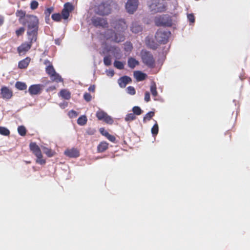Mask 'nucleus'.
<instances>
[{
  "label": "nucleus",
  "instance_id": "obj_1",
  "mask_svg": "<svg viewBox=\"0 0 250 250\" xmlns=\"http://www.w3.org/2000/svg\"><path fill=\"white\" fill-rule=\"evenodd\" d=\"M21 24L27 27V35L32 40H37L39 27V20L36 16L27 15Z\"/></svg>",
  "mask_w": 250,
  "mask_h": 250
},
{
  "label": "nucleus",
  "instance_id": "obj_2",
  "mask_svg": "<svg viewBox=\"0 0 250 250\" xmlns=\"http://www.w3.org/2000/svg\"><path fill=\"white\" fill-rule=\"evenodd\" d=\"M125 31L114 32L112 29H108L104 32V37L107 40H111L115 42H122L125 41Z\"/></svg>",
  "mask_w": 250,
  "mask_h": 250
},
{
  "label": "nucleus",
  "instance_id": "obj_3",
  "mask_svg": "<svg viewBox=\"0 0 250 250\" xmlns=\"http://www.w3.org/2000/svg\"><path fill=\"white\" fill-rule=\"evenodd\" d=\"M141 57L142 62L147 67L152 68L155 66V61L151 52L146 50H142Z\"/></svg>",
  "mask_w": 250,
  "mask_h": 250
},
{
  "label": "nucleus",
  "instance_id": "obj_4",
  "mask_svg": "<svg viewBox=\"0 0 250 250\" xmlns=\"http://www.w3.org/2000/svg\"><path fill=\"white\" fill-rule=\"evenodd\" d=\"M29 148L32 153L36 156V162L40 165H44L46 163L45 159H43V156L40 147L36 143L32 142L29 145Z\"/></svg>",
  "mask_w": 250,
  "mask_h": 250
},
{
  "label": "nucleus",
  "instance_id": "obj_5",
  "mask_svg": "<svg viewBox=\"0 0 250 250\" xmlns=\"http://www.w3.org/2000/svg\"><path fill=\"white\" fill-rule=\"evenodd\" d=\"M154 22L155 25L157 26L170 27L172 25L171 17L168 15H163L156 17Z\"/></svg>",
  "mask_w": 250,
  "mask_h": 250
},
{
  "label": "nucleus",
  "instance_id": "obj_6",
  "mask_svg": "<svg viewBox=\"0 0 250 250\" xmlns=\"http://www.w3.org/2000/svg\"><path fill=\"white\" fill-rule=\"evenodd\" d=\"M170 34V32L159 30L155 34V39L158 43L165 44L168 42Z\"/></svg>",
  "mask_w": 250,
  "mask_h": 250
},
{
  "label": "nucleus",
  "instance_id": "obj_7",
  "mask_svg": "<svg viewBox=\"0 0 250 250\" xmlns=\"http://www.w3.org/2000/svg\"><path fill=\"white\" fill-rule=\"evenodd\" d=\"M28 39L29 41L28 42H23L17 48V51L20 55L24 54L30 50L33 43L37 41V40H32L31 37H28Z\"/></svg>",
  "mask_w": 250,
  "mask_h": 250
},
{
  "label": "nucleus",
  "instance_id": "obj_8",
  "mask_svg": "<svg viewBox=\"0 0 250 250\" xmlns=\"http://www.w3.org/2000/svg\"><path fill=\"white\" fill-rule=\"evenodd\" d=\"M111 25L114 28L116 31H125L127 26L124 20H115L111 22Z\"/></svg>",
  "mask_w": 250,
  "mask_h": 250
},
{
  "label": "nucleus",
  "instance_id": "obj_9",
  "mask_svg": "<svg viewBox=\"0 0 250 250\" xmlns=\"http://www.w3.org/2000/svg\"><path fill=\"white\" fill-rule=\"evenodd\" d=\"M95 12L101 16L107 15L110 13L111 9L108 4L103 2L97 6Z\"/></svg>",
  "mask_w": 250,
  "mask_h": 250
},
{
  "label": "nucleus",
  "instance_id": "obj_10",
  "mask_svg": "<svg viewBox=\"0 0 250 250\" xmlns=\"http://www.w3.org/2000/svg\"><path fill=\"white\" fill-rule=\"evenodd\" d=\"M91 22L93 25L96 27H102L106 28L108 26V22L106 19L100 17H93L91 19Z\"/></svg>",
  "mask_w": 250,
  "mask_h": 250
},
{
  "label": "nucleus",
  "instance_id": "obj_11",
  "mask_svg": "<svg viewBox=\"0 0 250 250\" xmlns=\"http://www.w3.org/2000/svg\"><path fill=\"white\" fill-rule=\"evenodd\" d=\"M96 117L99 120L104 121L106 124L111 125L113 123L112 118L103 110H99L96 112Z\"/></svg>",
  "mask_w": 250,
  "mask_h": 250
},
{
  "label": "nucleus",
  "instance_id": "obj_12",
  "mask_svg": "<svg viewBox=\"0 0 250 250\" xmlns=\"http://www.w3.org/2000/svg\"><path fill=\"white\" fill-rule=\"evenodd\" d=\"M138 0H128L125 5V8L128 13L132 14L138 7Z\"/></svg>",
  "mask_w": 250,
  "mask_h": 250
},
{
  "label": "nucleus",
  "instance_id": "obj_13",
  "mask_svg": "<svg viewBox=\"0 0 250 250\" xmlns=\"http://www.w3.org/2000/svg\"><path fill=\"white\" fill-rule=\"evenodd\" d=\"M43 85L41 84H33L29 86L28 92L31 95L40 94L42 90Z\"/></svg>",
  "mask_w": 250,
  "mask_h": 250
},
{
  "label": "nucleus",
  "instance_id": "obj_14",
  "mask_svg": "<svg viewBox=\"0 0 250 250\" xmlns=\"http://www.w3.org/2000/svg\"><path fill=\"white\" fill-rule=\"evenodd\" d=\"M0 95L3 99L9 100L13 96V91L8 87L3 86L0 89Z\"/></svg>",
  "mask_w": 250,
  "mask_h": 250
},
{
  "label": "nucleus",
  "instance_id": "obj_15",
  "mask_svg": "<svg viewBox=\"0 0 250 250\" xmlns=\"http://www.w3.org/2000/svg\"><path fill=\"white\" fill-rule=\"evenodd\" d=\"M64 154L70 158H77L80 156V152L77 148H72L65 150Z\"/></svg>",
  "mask_w": 250,
  "mask_h": 250
},
{
  "label": "nucleus",
  "instance_id": "obj_16",
  "mask_svg": "<svg viewBox=\"0 0 250 250\" xmlns=\"http://www.w3.org/2000/svg\"><path fill=\"white\" fill-rule=\"evenodd\" d=\"M131 81V79L129 77L124 76L118 80V83L120 87H125L126 84L130 83Z\"/></svg>",
  "mask_w": 250,
  "mask_h": 250
},
{
  "label": "nucleus",
  "instance_id": "obj_17",
  "mask_svg": "<svg viewBox=\"0 0 250 250\" xmlns=\"http://www.w3.org/2000/svg\"><path fill=\"white\" fill-rule=\"evenodd\" d=\"M30 61V59L27 57L25 59L19 62L18 67L20 69H25L27 67Z\"/></svg>",
  "mask_w": 250,
  "mask_h": 250
},
{
  "label": "nucleus",
  "instance_id": "obj_18",
  "mask_svg": "<svg viewBox=\"0 0 250 250\" xmlns=\"http://www.w3.org/2000/svg\"><path fill=\"white\" fill-rule=\"evenodd\" d=\"M134 76L137 81H143L147 76L145 73L139 71H135L134 73Z\"/></svg>",
  "mask_w": 250,
  "mask_h": 250
},
{
  "label": "nucleus",
  "instance_id": "obj_19",
  "mask_svg": "<svg viewBox=\"0 0 250 250\" xmlns=\"http://www.w3.org/2000/svg\"><path fill=\"white\" fill-rule=\"evenodd\" d=\"M59 96L65 100H69L71 98V93L67 89H62L59 93Z\"/></svg>",
  "mask_w": 250,
  "mask_h": 250
},
{
  "label": "nucleus",
  "instance_id": "obj_20",
  "mask_svg": "<svg viewBox=\"0 0 250 250\" xmlns=\"http://www.w3.org/2000/svg\"><path fill=\"white\" fill-rule=\"evenodd\" d=\"M128 66L131 69H133L136 66L139 64V62L136 60L135 58L130 57L128 59L127 61Z\"/></svg>",
  "mask_w": 250,
  "mask_h": 250
},
{
  "label": "nucleus",
  "instance_id": "obj_21",
  "mask_svg": "<svg viewBox=\"0 0 250 250\" xmlns=\"http://www.w3.org/2000/svg\"><path fill=\"white\" fill-rule=\"evenodd\" d=\"M108 147V144L105 142H101L97 146V150L99 152L105 151Z\"/></svg>",
  "mask_w": 250,
  "mask_h": 250
},
{
  "label": "nucleus",
  "instance_id": "obj_22",
  "mask_svg": "<svg viewBox=\"0 0 250 250\" xmlns=\"http://www.w3.org/2000/svg\"><path fill=\"white\" fill-rule=\"evenodd\" d=\"M42 148L43 150L44 153L45 154L46 156L48 157H52L54 156L56 154L55 151L52 150L50 148H47L45 146H42Z\"/></svg>",
  "mask_w": 250,
  "mask_h": 250
},
{
  "label": "nucleus",
  "instance_id": "obj_23",
  "mask_svg": "<svg viewBox=\"0 0 250 250\" xmlns=\"http://www.w3.org/2000/svg\"><path fill=\"white\" fill-rule=\"evenodd\" d=\"M16 15L17 17L19 18V21L21 23L22 21V20L26 17V13L25 11L20 10H17L16 13Z\"/></svg>",
  "mask_w": 250,
  "mask_h": 250
},
{
  "label": "nucleus",
  "instance_id": "obj_24",
  "mask_svg": "<svg viewBox=\"0 0 250 250\" xmlns=\"http://www.w3.org/2000/svg\"><path fill=\"white\" fill-rule=\"evenodd\" d=\"M131 30L134 33H138L142 30V28L140 25L134 23L132 24Z\"/></svg>",
  "mask_w": 250,
  "mask_h": 250
},
{
  "label": "nucleus",
  "instance_id": "obj_25",
  "mask_svg": "<svg viewBox=\"0 0 250 250\" xmlns=\"http://www.w3.org/2000/svg\"><path fill=\"white\" fill-rule=\"evenodd\" d=\"M15 87L19 90H23L26 89L27 85L24 83L17 82L15 84Z\"/></svg>",
  "mask_w": 250,
  "mask_h": 250
},
{
  "label": "nucleus",
  "instance_id": "obj_26",
  "mask_svg": "<svg viewBox=\"0 0 250 250\" xmlns=\"http://www.w3.org/2000/svg\"><path fill=\"white\" fill-rule=\"evenodd\" d=\"M87 121V118L85 115L80 116L77 120V124L80 125H85Z\"/></svg>",
  "mask_w": 250,
  "mask_h": 250
},
{
  "label": "nucleus",
  "instance_id": "obj_27",
  "mask_svg": "<svg viewBox=\"0 0 250 250\" xmlns=\"http://www.w3.org/2000/svg\"><path fill=\"white\" fill-rule=\"evenodd\" d=\"M46 73L50 76H53L56 72L52 65H47L45 68Z\"/></svg>",
  "mask_w": 250,
  "mask_h": 250
},
{
  "label": "nucleus",
  "instance_id": "obj_28",
  "mask_svg": "<svg viewBox=\"0 0 250 250\" xmlns=\"http://www.w3.org/2000/svg\"><path fill=\"white\" fill-rule=\"evenodd\" d=\"M18 132L21 136H24L26 134L27 130L24 126L20 125L18 127Z\"/></svg>",
  "mask_w": 250,
  "mask_h": 250
},
{
  "label": "nucleus",
  "instance_id": "obj_29",
  "mask_svg": "<svg viewBox=\"0 0 250 250\" xmlns=\"http://www.w3.org/2000/svg\"><path fill=\"white\" fill-rule=\"evenodd\" d=\"M155 113L153 111H150L146 113L144 117L143 121L146 122V121H149L154 116Z\"/></svg>",
  "mask_w": 250,
  "mask_h": 250
},
{
  "label": "nucleus",
  "instance_id": "obj_30",
  "mask_svg": "<svg viewBox=\"0 0 250 250\" xmlns=\"http://www.w3.org/2000/svg\"><path fill=\"white\" fill-rule=\"evenodd\" d=\"M50 77L53 81H55L57 83L62 82L63 81V80L61 76H60L56 72L55 73L54 75L51 76Z\"/></svg>",
  "mask_w": 250,
  "mask_h": 250
},
{
  "label": "nucleus",
  "instance_id": "obj_31",
  "mask_svg": "<svg viewBox=\"0 0 250 250\" xmlns=\"http://www.w3.org/2000/svg\"><path fill=\"white\" fill-rule=\"evenodd\" d=\"M136 118V115L133 113L127 114L125 117V121L126 122H131Z\"/></svg>",
  "mask_w": 250,
  "mask_h": 250
},
{
  "label": "nucleus",
  "instance_id": "obj_32",
  "mask_svg": "<svg viewBox=\"0 0 250 250\" xmlns=\"http://www.w3.org/2000/svg\"><path fill=\"white\" fill-rule=\"evenodd\" d=\"M114 66L117 68V69H119L120 70L123 69L124 68V63L118 61H115L114 62Z\"/></svg>",
  "mask_w": 250,
  "mask_h": 250
},
{
  "label": "nucleus",
  "instance_id": "obj_33",
  "mask_svg": "<svg viewBox=\"0 0 250 250\" xmlns=\"http://www.w3.org/2000/svg\"><path fill=\"white\" fill-rule=\"evenodd\" d=\"M74 9L73 5L69 2H67L64 5V8L65 10L69 12V13L71 12Z\"/></svg>",
  "mask_w": 250,
  "mask_h": 250
},
{
  "label": "nucleus",
  "instance_id": "obj_34",
  "mask_svg": "<svg viewBox=\"0 0 250 250\" xmlns=\"http://www.w3.org/2000/svg\"><path fill=\"white\" fill-rule=\"evenodd\" d=\"M132 111L135 115H140L142 113V110L141 108L137 106H135L133 107Z\"/></svg>",
  "mask_w": 250,
  "mask_h": 250
},
{
  "label": "nucleus",
  "instance_id": "obj_35",
  "mask_svg": "<svg viewBox=\"0 0 250 250\" xmlns=\"http://www.w3.org/2000/svg\"><path fill=\"white\" fill-rule=\"evenodd\" d=\"M0 134L7 136L10 134V131L5 127L0 126Z\"/></svg>",
  "mask_w": 250,
  "mask_h": 250
},
{
  "label": "nucleus",
  "instance_id": "obj_36",
  "mask_svg": "<svg viewBox=\"0 0 250 250\" xmlns=\"http://www.w3.org/2000/svg\"><path fill=\"white\" fill-rule=\"evenodd\" d=\"M150 91L152 95L154 97H156L157 96L158 93L156 89V86L155 83H153L150 86Z\"/></svg>",
  "mask_w": 250,
  "mask_h": 250
},
{
  "label": "nucleus",
  "instance_id": "obj_37",
  "mask_svg": "<svg viewBox=\"0 0 250 250\" xmlns=\"http://www.w3.org/2000/svg\"><path fill=\"white\" fill-rule=\"evenodd\" d=\"M51 18L54 21H59L62 19V16L59 13H55L52 15Z\"/></svg>",
  "mask_w": 250,
  "mask_h": 250
},
{
  "label": "nucleus",
  "instance_id": "obj_38",
  "mask_svg": "<svg viewBox=\"0 0 250 250\" xmlns=\"http://www.w3.org/2000/svg\"><path fill=\"white\" fill-rule=\"evenodd\" d=\"M159 127L157 123H156L151 128V133L153 135H156L158 133Z\"/></svg>",
  "mask_w": 250,
  "mask_h": 250
},
{
  "label": "nucleus",
  "instance_id": "obj_39",
  "mask_svg": "<svg viewBox=\"0 0 250 250\" xmlns=\"http://www.w3.org/2000/svg\"><path fill=\"white\" fill-rule=\"evenodd\" d=\"M104 64L106 66H109L111 64V60L109 56H105L104 58Z\"/></svg>",
  "mask_w": 250,
  "mask_h": 250
},
{
  "label": "nucleus",
  "instance_id": "obj_40",
  "mask_svg": "<svg viewBox=\"0 0 250 250\" xmlns=\"http://www.w3.org/2000/svg\"><path fill=\"white\" fill-rule=\"evenodd\" d=\"M25 31V28L23 27H21L15 31L16 36L19 37L23 35Z\"/></svg>",
  "mask_w": 250,
  "mask_h": 250
},
{
  "label": "nucleus",
  "instance_id": "obj_41",
  "mask_svg": "<svg viewBox=\"0 0 250 250\" xmlns=\"http://www.w3.org/2000/svg\"><path fill=\"white\" fill-rule=\"evenodd\" d=\"M39 6V3L38 1L36 0H33L30 3V8L32 10H35Z\"/></svg>",
  "mask_w": 250,
  "mask_h": 250
},
{
  "label": "nucleus",
  "instance_id": "obj_42",
  "mask_svg": "<svg viewBox=\"0 0 250 250\" xmlns=\"http://www.w3.org/2000/svg\"><path fill=\"white\" fill-rule=\"evenodd\" d=\"M125 46V49L126 51H131L133 48L132 44L130 42H126Z\"/></svg>",
  "mask_w": 250,
  "mask_h": 250
},
{
  "label": "nucleus",
  "instance_id": "obj_43",
  "mask_svg": "<svg viewBox=\"0 0 250 250\" xmlns=\"http://www.w3.org/2000/svg\"><path fill=\"white\" fill-rule=\"evenodd\" d=\"M69 13H70L69 12L63 9L62 11V18L65 20L68 19V17L69 16Z\"/></svg>",
  "mask_w": 250,
  "mask_h": 250
},
{
  "label": "nucleus",
  "instance_id": "obj_44",
  "mask_svg": "<svg viewBox=\"0 0 250 250\" xmlns=\"http://www.w3.org/2000/svg\"><path fill=\"white\" fill-rule=\"evenodd\" d=\"M127 92L130 95H133L135 94L136 91L133 86H129L127 88Z\"/></svg>",
  "mask_w": 250,
  "mask_h": 250
},
{
  "label": "nucleus",
  "instance_id": "obj_45",
  "mask_svg": "<svg viewBox=\"0 0 250 250\" xmlns=\"http://www.w3.org/2000/svg\"><path fill=\"white\" fill-rule=\"evenodd\" d=\"M84 99L87 102H90L92 99V96L90 94L85 92L83 95Z\"/></svg>",
  "mask_w": 250,
  "mask_h": 250
},
{
  "label": "nucleus",
  "instance_id": "obj_46",
  "mask_svg": "<svg viewBox=\"0 0 250 250\" xmlns=\"http://www.w3.org/2000/svg\"><path fill=\"white\" fill-rule=\"evenodd\" d=\"M54 8L53 7L47 8L44 11V14L46 16H50L51 13L53 11Z\"/></svg>",
  "mask_w": 250,
  "mask_h": 250
},
{
  "label": "nucleus",
  "instance_id": "obj_47",
  "mask_svg": "<svg viewBox=\"0 0 250 250\" xmlns=\"http://www.w3.org/2000/svg\"><path fill=\"white\" fill-rule=\"evenodd\" d=\"M188 19L191 23H194L195 22V18L192 14H188Z\"/></svg>",
  "mask_w": 250,
  "mask_h": 250
},
{
  "label": "nucleus",
  "instance_id": "obj_48",
  "mask_svg": "<svg viewBox=\"0 0 250 250\" xmlns=\"http://www.w3.org/2000/svg\"><path fill=\"white\" fill-rule=\"evenodd\" d=\"M106 135H107V136L106 138L111 142H115L116 141V138L112 135H110L109 133H106Z\"/></svg>",
  "mask_w": 250,
  "mask_h": 250
},
{
  "label": "nucleus",
  "instance_id": "obj_49",
  "mask_svg": "<svg viewBox=\"0 0 250 250\" xmlns=\"http://www.w3.org/2000/svg\"><path fill=\"white\" fill-rule=\"evenodd\" d=\"M150 100V94L148 92H146L145 94V101L146 102H148Z\"/></svg>",
  "mask_w": 250,
  "mask_h": 250
},
{
  "label": "nucleus",
  "instance_id": "obj_50",
  "mask_svg": "<svg viewBox=\"0 0 250 250\" xmlns=\"http://www.w3.org/2000/svg\"><path fill=\"white\" fill-rule=\"evenodd\" d=\"M100 132L101 134L106 137L107 136V135H106V133H109L107 131H106L104 128H101L100 129Z\"/></svg>",
  "mask_w": 250,
  "mask_h": 250
},
{
  "label": "nucleus",
  "instance_id": "obj_51",
  "mask_svg": "<svg viewBox=\"0 0 250 250\" xmlns=\"http://www.w3.org/2000/svg\"><path fill=\"white\" fill-rule=\"evenodd\" d=\"M69 115L71 117H76L77 116V113L76 112V111H74V110H71L69 113Z\"/></svg>",
  "mask_w": 250,
  "mask_h": 250
},
{
  "label": "nucleus",
  "instance_id": "obj_52",
  "mask_svg": "<svg viewBox=\"0 0 250 250\" xmlns=\"http://www.w3.org/2000/svg\"><path fill=\"white\" fill-rule=\"evenodd\" d=\"M95 89V86L94 85H90L88 88V90L90 92H94Z\"/></svg>",
  "mask_w": 250,
  "mask_h": 250
},
{
  "label": "nucleus",
  "instance_id": "obj_53",
  "mask_svg": "<svg viewBox=\"0 0 250 250\" xmlns=\"http://www.w3.org/2000/svg\"><path fill=\"white\" fill-rule=\"evenodd\" d=\"M4 21V18L2 15H0V26H1Z\"/></svg>",
  "mask_w": 250,
  "mask_h": 250
},
{
  "label": "nucleus",
  "instance_id": "obj_54",
  "mask_svg": "<svg viewBox=\"0 0 250 250\" xmlns=\"http://www.w3.org/2000/svg\"><path fill=\"white\" fill-rule=\"evenodd\" d=\"M44 64H45L46 65V66L47 65H52L51 62L48 60H45L44 61Z\"/></svg>",
  "mask_w": 250,
  "mask_h": 250
},
{
  "label": "nucleus",
  "instance_id": "obj_55",
  "mask_svg": "<svg viewBox=\"0 0 250 250\" xmlns=\"http://www.w3.org/2000/svg\"><path fill=\"white\" fill-rule=\"evenodd\" d=\"M56 89V87L55 86H51L48 87L47 89V91H53Z\"/></svg>",
  "mask_w": 250,
  "mask_h": 250
},
{
  "label": "nucleus",
  "instance_id": "obj_56",
  "mask_svg": "<svg viewBox=\"0 0 250 250\" xmlns=\"http://www.w3.org/2000/svg\"><path fill=\"white\" fill-rule=\"evenodd\" d=\"M55 43L57 45H60V44H61V41H60V40L59 39H56L55 40Z\"/></svg>",
  "mask_w": 250,
  "mask_h": 250
},
{
  "label": "nucleus",
  "instance_id": "obj_57",
  "mask_svg": "<svg viewBox=\"0 0 250 250\" xmlns=\"http://www.w3.org/2000/svg\"><path fill=\"white\" fill-rule=\"evenodd\" d=\"M67 103H61V104H60V106L62 108H64L66 106H67Z\"/></svg>",
  "mask_w": 250,
  "mask_h": 250
},
{
  "label": "nucleus",
  "instance_id": "obj_58",
  "mask_svg": "<svg viewBox=\"0 0 250 250\" xmlns=\"http://www.w3.org/2000/svg\"><path fill=\"white\" fill-rule=\"evenodd\" d=\"M45 20L47 23H49V21H50V16H45Z\"/></svg>",
  "mask_w": 250,
  "mask_h": 250
},
{
  "label": "nucleus",
  "instance_id": "obj_59",
  "mask_svg": "<svg viewBox=\"0 0 250 250\" xmlns=\"http://www.w3.org/2000/svg\"><path fill=\"white\" fill-rule=\"evenodd\" d=\"M113 75H114V72H113V71H112V75H111L113 76Z\"/></svg>",
  "mask_w": 250,
  "mask_h": 250
}]
</instances>
